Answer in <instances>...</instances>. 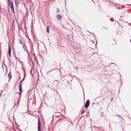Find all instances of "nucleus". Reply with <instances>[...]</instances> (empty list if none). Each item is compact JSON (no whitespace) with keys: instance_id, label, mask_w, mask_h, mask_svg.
<instances>
[{"instance_id":"3","label":"nucleus","mask_w":131,"mask_h":131,"mask_svg":"<svg viewBox=\"0 0 131 131\" xmlns=\"http://www.w3.org/2000/svg\"><path fill=\"white\" fill-rule=\"evenodd\" d=\"M26 47V46L25 44H24L23 45V47L24 49V51H25L26 50L27 53H28V56H30L29 54V52L28 50L27 49V48Z\"/></svg>"},{"instance_id":"2","label":"nucleus","mask_w":131,"mask_h":131,"mask_svg":"<svg viewBox=\"0 0 131 131\" xmlns=\"http://www.w3.org/2000/svg\"><path fill=\"white\" fill-rule=\"evenodd\" d=\"M90 104V101L89 100H87L85 105V107L86 108L89 106Z\"/></svg>"},{"instance_id":"12","label":"nucleus","mask_w":131,"mask_h":131,"mask_svg":"<svg viewBox=\"0 0 131 131\" xmlns=\"http://www.w3.org/2000/svg\"><path fill=\"white\" fill-rule=\"evenodd\" d=\"M8 2L9 3V4H10L11 3V0H8Z\"/></svg>"},{"instance_id":"6","label":"nucleus","mask_w":131,"mask_h":131,"mask_svg":"<svg viewBox=\"0 0 131 131\" xmlns=\"http://www.w3.org/2000/svg\"><path fill=\"white\" fill-rule=\"evenodd\" d=\"M22 84H20L19 85V90L21 93L22 92V89L21 87Z\"/></svg>"},{"instance_id":"15","label":"nucleus","mask_w":131,"mask_h":131,"mask_svg":"<svg viewBox=\"0 0 131 131\" xmlns=\"http://www.w3.org/2000/svg\"><path fill=\"white\" fill-rule=\"evenodd\" d=\"M53 62L54 63V65H55V64H56V62H55L54 61H53Z\"/></svg>"},{"instance_id":"14","label":"nucleus","mask_w":131,"mask_h":131,"mask_svg":"<svg viewBox=\"0 0 131 131\" xmlns=\"http://www.w3.org/2000/svg\"><path fill=\"white\" fill-rule=\"evenodd\" d=\"M84 112V110H82V113L81 114H83Z\"/></svg>"},{"instance_id":"17","label":"nucleus","mask_w":131,"mask_h":131,"mask_svg":"<svg viewBox=\"0 0 131 131\" xmlns=\"http://www.w3.org/2000/svg\"><path fill=\"white\" fill-rule=\"evenodd\" d=\"M24 79L23 78L22 80L20 81V82H22L23 81V80Z\"/></svg>"},{"instance_id":"16","label":"nucleus","mask_w":131,"mask_h":131,"mask_svg":"<svg viewBox=\"0 0 131 131\" xmlns=\"http://www.w3.org/2000/svg\"><path fill=\"white\" fill-rule=\"evenodd\" d=\"M113 99V97H112L111 98V101H112Z\"/></svg>"},{"instance_id":"9","label":"nucleus","mask_w":131,"mask_h":131,"mask_svg":"<svg viewBox=\"0 0 131 131\" xmlns=\"http://www.w3.org/2000/svg\"><path fill=\"white\" fill-rule=\"evenodd\" d=\"M8 76V77L9 78V81L11 79V76H12L11 74H10V73H9Z\"/></svg>"},{"instance_id":"7","label":"nucleus","mask_w":131,"mask_h":131,"mask_svg":"<svg viewBox=\"0 0 131 131\" xmlns=\"http://www.w3.org/2000/svg\"><path fill=\"white\" fill-rule=\"evenodd\" d=\"M8 54L9 56H11V50L9 47V45L8 46Z\"/></svg>"},{"instance_id":"1","label":"nucleus","mask_w":131,"mask_h":131,"mask_svg":"<svg viewBox=\"0 0 131 131\" xmlns=\"http://www.w3.org/2000/svg\"><path fill=\"white\" fill-rule=\"evenodd\" d=\"M38 131H41V125L40 121L39 118H38Z\"/></svg>"},{"instance_id":"11","label":"nucleus","mask_w":131,"mask_h":131,"mask_svg":"<svg viewBox=\"0 0 131 131\" xmlns=\"http://www.w3.org/2000/svg\"><path fill=\"white\" fill-rule=\"evenodd\" d=\"M77 47H78V49H79V50H81V48L79 45H78Z\"/></svg>"},{"instance_id":"13","label":"nucleus","mask_w":131,"mask_h":131,"mask_svg":"<svg viewBox=\"0 0 131 131\" xmlns=\"http://www.w3.org/2000/svg\"><path fill=\"white\" fill-rule=\"evenodd\" d=\"M57 11L59 13V10L58 9H57Z\"/></svg>"},{"instance_id":"4","label":"nucleus","mask_w":131,"mask_h":131,"mask_svg":"<svg viewBox=\"0 0 131 131\" xmlns=\"http://www.w3.org/2000/svg\"><path fill=\"white\" fill-rule=\"evenodd\" d=\"M57 17L58 19V20H60L62 19V17L61 15H58L57 16Z\"/></svg>"},{"instance_id":"10","label":"nucleus","mask_w":131,"mask_h":131,"mask_svg":"<svg viewBox=\"0 0 131 131\" xmlns=\"http://www.w3.org/2000/svg\"><path fill=\"white\" fill-rule=\"evenodd\" d=\"M19 42L22 45L24 44H25L24 42L23 43L20 40H19Z\"/></svg>"},{"instance_id":"8","label":"nucleus","mask_w":131,"mask_h":131,"mask_svg":"<svg viewBox=\"0 0 131 131\" xmlns=\"http://www.w3.org/2000/svg\"><path fill=\"white\" fill-rule=\"evenodd\" d=\"M49 26H47V32L48 33H49Z\"/></svg>"},{"instance_id":"18","label":"nucleus","mask_w":131,"mask_h":131,"mask_svg":"<svg viewBox=\"0 0 131 131\" xmlns=\"http://www.w3.org/2000/svg\"><path fill=\"white\" fill-rule=\"evenodd\" d=\"M130 42H131V39L130 40Z\"/></svg>"},{"instance_id":"19","label":"nucleus","mask_w":131,"mask_h":131,"mask_svg":"<svg viewBox=\"0 0 131 131\" xmlns=\"http://www.w3.org/2000/svg\"><path fill=\"white\" fill-rule=\"evenodd\" d=\"M20 94H21V93H19V95H20Z\"/></svg>"},{"instance_id":"5","label":"nucleus","mask_w":131,"mask_h":131,"mask_svg":"<svg viewBox=\"0 0 131 131\" xmlns=\"http://www.w3.org/2000/svg\"><path fill=\"white\" fill-rule=\"evenodd\" d=\"M9 5L11 7V9L13 10V12H14V8L13 4V3H12L11 4H9Z\"/></svg>"}]
</instances>
